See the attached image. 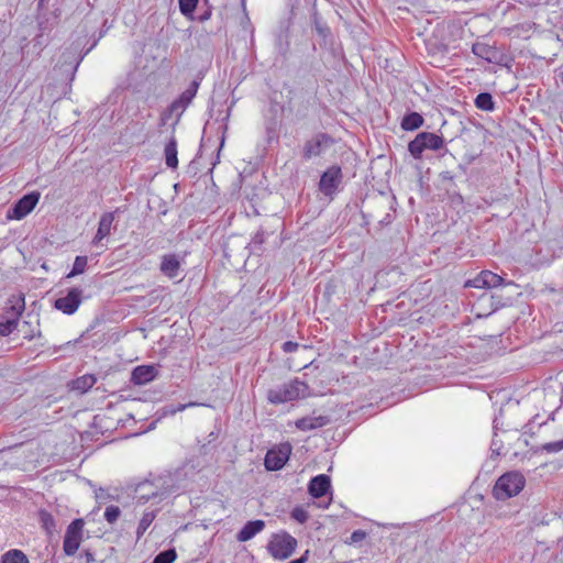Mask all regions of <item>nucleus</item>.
<instances>
[{"label":"nucleus","instance_id":"obj_1","mask_svg":"<svg viewBox=\"0 0 563 563\" xmlns=\"http://www.w3.org/2000/svg\"><path fill=\"white\" fill-rule=\"evenodd\" d=\"M309 395V386L295 378L267 391V400L273 405H280L305 398Z\"/></svg>","mask_w":563,"mask_h":563},{"label":"nucleus","instance_id":"obj_2","mask_svg":"<svg viewBox=\"0 0 563 563\" xmlns=\"http://www.w3.org/2000/svg\"><path fill=\"white\" fill-rule=\"evenodd\" d=\"M526 478L518 471L503 474L493 487V496L497 500H506L517 496L525 487Z\"/></svg>","mask_w":563,"mask_h":563},{"label":"nucleus","instance_id":"obj_3","mask_svg":"<svg viewBox=\"0 0 563 563\" xmlns=\"http://www.w3.org/2000/svg\"><path fill=\"white\" fill-rule=\"evenodd\" d=\"M297 548V540L286 531H280L272 536L267 551L277 560L288 559Z\"/></svg>","mask_w":563,"mask_h":563},{"label":"nucleus","instance_id":"obj_4","mask_svg":"<svg viewBox=\"0 0 563 563\" xmlns=\"http://www.w3.org/2000/svg\"><path fill=\"white\" fill-rule=\"evenodd\" d=\"M444 140L430 132H420L409 142L408 151L415 158H421L424 150L438 151L443 147Z\"/></svg>","mask_w":563,"mask_h":563},{"label":"nucleus","instance_id":"obj_5","mask_svg":"<svg viewBox=\"0 0 563 563\" xmlns=\"http://www.w3.org/2000/svg\"><path fill=\"white\" fill-rule=\"evenodd\" d=\"M199 80L195 79L190 82L189 87L181 92V95L175 99L169 107L166 109V111L163 113V120H167L172 118L173 115H176L177 120L181 117V114L185 112V110L189 107V104L192 102L194 98L197 95L198 88H199Z\"/></svg>","mask_w":563,"mask_h":563},{"label":"nucleus","instance_id":"obj_6","mask_svg":"<svg viewBox=\"0 0 563 563\" xmlns=\"http://www.w3.org/2000/svg\"><path fill=\"white\" fill-rule=\"evenodd\" d=\"M84 526V519L78 518L67 527L63 542V550L67 556H73L78 551L82 541Z\"/></svg>","mask_w":563,"mask_h":563},{"label":"nucleus","instance_id":"obj_7","mask_svg":"<svg viewBox=\"0 0 563 563\" xmlns=\"http://www.w3.org/2000/svg\"><path fill=\"white\" fill-rule=\"evenodd\" d=\"M334 144V139L327 133H317L306 141L302 150V157L311 159L325 153Z\"/></svg>","mask_w":563,"mask_h":563},{"label":"nucleus","instance_id":"obj_8","mask_svg":"<svg viewBox=\"0 0 563 563\" xmlns=\"http://www.w3.org/2000/svg\"><path fill=\"white\" fill-rule=\"evenodd\" d=\"M40 192L32 191L20 198L7 212L10 220H22L36 207L40 200Z\"/></svg>","mask_w":563,"mask_h":563},{"label":"nucleus","instance_id":"obj_9","mask_svg":"<svg viewBox=\"0 0 563 563\" xmlns=\"http://www.w3.org/2000/svg\"><path fill=\"white\" fill-rule=\"evenodd\" d=\"M290 454L291 445L288 442L268 450L264 460L265 467L268 471L282 470L289 460Z\"/></svg>","mask_w":563,"mask_h":563},{"label":"nucleus","instance_id":"obj_10","mask_svg":"<svg viewBox=\"0 0 563 563\" xmlns=\"http://www.w3.org/2000/svg\"><path fill=\"white\" fill-rule=\"evenodd\" d=\"M82 301V290L78 287L68 289L67 294L54 301V307L65 314H73L77 311Z\"/></svg>","mask_w":563,"mask_h":563},{"label":"nucleus","instance_id":"obj_11","mask_svg":"<svg viewBox=\"0 0 563 563\" xmlns=\"http://www.w3.org/2000/svg\"><path fill=\"white\" fill-rule=\"evenodd\" d=\"M343 178L342 169L338 165L329 167L320 177L319 189L325 196H332Z\"/></svg>","mask_w":563,"mask_h":563},{"label":"nucleus","instance_id":"obj_12","mask_svg":"<svg viewBox=\"0 0 563 563\" xmlns=\"http://www.w3.org/2000/svg\"><path fill=\"white\" fill-rule=\"evenodd\" d=\"M25 308L24 297L20 296L15 303L11 306L13 318L5 322H0V335L7 336L11 334L18 327V318L22 314Z\"/></svg>","mask_w":563,"mask_h":563},{"label":"nucleus","instance_id":"obj_13","mask_svg":"<svg viewBox=\"0 0 563 563\" xmlns=\"http://www.w3.org/2000/svg\"><path fill=\"white\" fill-rule=\"evenodd\" d=\"M117 212H118V210L111 211V212H106L101 216V218L99 220L97 233H96L95 238L92 239V243L95 245L100 244L104 238L110 235Z\"/></svg>","mask_w":563,"mask_h":563},{"label":"nucleus","instance_id":"obj_14","mask_svg":"<svg viewBox=\"0 0 563 563\" xmlns=\"http://www.w3.org/2000/svg\"><path fill=\"white\" fill-rule=\"evenodd\" d=\"M331 487L330 477L325 474H320L311 478L308 492L314 498L324 496Z\"/></svg>","mask_w":563,"mask_h":563},{"label":"nucleus","instance_id":"obj_15","mask_svg":"<svg viewBox=\"0 0 563 563\" xmlns=\"http://www.w3.org/2000/svg\"><path fill=\"white\" fill-rule=\"evenodd\" d=\"M157 374L158 372L155 366L140 365L133 369L131 380L135 385H144L152 382L157 376Z\"/></svg>","mask_w":563,"mask_h":563},{"label":"nucleus","instance_id":"obj_16","mask_svg":"<svg viewBox=\"0 0 563 563\" xmlns=\"http://www.w3.org/2000/svg\"><path fill=\"white\" fill-rule=\"evenodd\" d=\"M265 521L261 519L247 521L243 528L238 532L236 539L240 542H246L263 531Z\"/></svg>","mask_w":563,"mask_h":563},{"label":"nucleus","instance_id":"obj_17","mask_svg":"<svg viewBox=\"0 0 563 563\" xmlns=\"http://www.w3.org/2000/svg\"><path fill=\"white\" fill-rule=\"evenodd\" d=\"M330 422L328 416H309L298 419L295 424L301 431L314 430L327 426Z\"/></svg>","mask_w":563,"mask_h":563},{"label":"nucleus","instance_id":"obj_18","mask_svg":"<svg viewBox=\"0 0 563 563\" xmlns=\"http://www.w3.org/2000/svg\"><path fill=\"white\" fill-rule=\"evenodd\" d=\"M161 272L169 277H177L180 268V261L176 254H166L162 257Z\"/></svg>","mask_w":563,"mask_h":563},{"label":"nucleus","instance_id":"obj_19","mask_svg":"<svg viewBox=\"0 0 563 563\" xmlns=\"http://www.w3.org/2000/svg\"><path fill=\"white\" fill-rule=\"evenodd\" d=\"M472 53L488 63H494L498 55L496 47L482 42L472 45Z\"/></svg>","mask_w":563,"mask_h":563},{"label":"nucleus","instance_id":"obj_20","mask_svg":"<svg viewBox=\"0 0 563 563\" xmlns=\"http://www.w3.org/2000/svg\"><path fill=\"white\" fill-rule=\"evenodd\" d=\"M77 52L76 49L67 48L60 56V66L69 65L71 66V77L70 80H74L75 74L84 58V56H80L79 58L76 57Z\"/></svg>","mask_w":563,"mask_h":563},{"label":"nucleus","instance_id":"obj_21","mask_svg":"<svg viewBox=\"0 0 563 563\" xmlns=\"http://www.w3.org/2000/svg\"><path fill=\"white\" fill-rule=\"evenodd\" d=\"M423 122L424 120L420 113L410 112L402 118L400 126L405 131H413L419 129Z\"/></svg>","mask_w":563,"mask_h":563},{"label":"nucleus","instance_id":"obj_22","mask_svg":"<svg viewBox=\"0 0 563 563\" xmlns=\"http://www.w3.org/2000/svg\"><path fill=\"white\" fill-rule=\"evenodd\" d=\"M165 163L170 168H176L178 166L177 142L174 136L170 137L165 146Z\"/></svg>","mask_w":563,"mask_h":563},{"label":"nucleus","instance_id":"obj_23","mask_svg":"<svg viewBox=\"0 0 563 563\" xmlns=\"http://www.w3.org/2000/svg\"><path fill=\"white\" fill-rule=\"evenodd\" d=\"M97 378L92 374L82 375L71 383V388L80 393H86L96 384Z\"/></svg>","mask_w":563,"mask_h":563},{"label":"nucleus","instance_id":"obj_24","mask_svg":"<svg viewBox=\"0 0 563 563\" xmlns=\"http://www.w3.org/2000/svg\"><path fill=\"white\" fill-rule=\"evenodd\" d=\"M474 102L476 108L483 111H493L495 109V102L489 92L478 93Z\"/></svg>","mask_w":563,"mask_h":563},{"label":"nucleus","instance_id":"obj_25","mask_svg":"<svg viewBox=\"0 0 563 563\" xmlns=\"http://www.w3.org/2000/svg\"><path fill=\"white\" fill-rule=\"evenodd\" d=\"M0 563H30L27 556L18 549L9 550L1 556Z\"/></svg>","mask_w":563,"mask_h":563},{"label":"nucleus","instance_id":"obj_26","mask_svg":"<svg viewBox=\"0 0 563 563\" xmlns=\"http://www.w3.org/2000/svg\"><path fill=\"white\" fill-rule=\"evenodd\" d=\"M40 522L42 528L48 533L53 534L56 531V523L51 512L46 510H40L38 512Z\"/></svg>","mask_w":563,"mask_h":563},{"label":"nucleus","instance_id":"obj_27","mask_svg":"<svg viewBox=\"0 0 563 563\" xmlns=\"http://www.w3.org/2000/svg\"><path fill=\"white\" fill-rule=\"evenodd\" d=\"M484 277H486L484 282H486L487 288H495L501 285H514L512 282L506 283L501 276L490 271H484Z\"/></svg>","mask_w":563,"mask_h":563},{"label":"nucleus","instance_id":"obj_28","mask_svg":"<svg viewBox=\"0 0 563 563\" xmlns=\"http://www.w3.org/2000/svg\"><path fill=\"white\" fill-rule=\"evenodd\" d=\"M154 519H155L154 511H147V512L143 514V516L139 522L137 530H136L137 539H140L145 533V531L151 526V523L153 522Z\"/></svg>","mask_w":563,"mask_h":563},{"label":"nucleus","instance_id":"obj_29","mask_svg":"<svg viewBox=\"0 0 563 563\" xmlns=\"http://www.w3.org/2000/svg\"><path fill=\"white\" fill-rule=\"evenodd\" d=\"M88 258L87 256H76L71 271L67 274V278L75 277L79 274H82L87 267Z\"/></svg>","mask_w":563,"mask_h":563},{"label":"nucleus","instance_id":"obj_30","mask_svg":"<svg viewBox=\"0 0 563 563\" xmlns=\"http://www.w3.org/2000/svg\"><path fill=\"white\" fill-rule=\"evenodd\" d=\"M177 558L174 548L159 552L153 560V563H174Z\"/></svg>","mask_w":563,"mask_h":563},{"label":"nucleus","instance_id":"obj_31","mask_svg":"<svg viewBox=\"0 0 563 563\" xmlns=\"http://www.w3.org/2000/svg\"><path fill=\"white\" fill-rule=\"evenodd\" d=\"M199 0H178L179 10L185 16H191Z\"/></svg>","mask_w":563,"mask_h":563},{"label":"nucleus","instance_id":"obj_32","mask_svg":"<svg viewBox=\"0 0 563 563\" xmlns=\"http://www.w3.org/2000/svg\"><path fill=\"white\" fill-rule=\"evenodd\" d=\"M484 271H482L475 278L465 282L464 287L466 288H487L486 282H484Z\"/></svg>","mask_w":563,"mask_h":563},{"label":"nucleus","instance_id":"obj_33","mask_svg":"<svg viewBox=\"0 0 563 563\" xmlns=\"http://www.w3.org/2000/svg\"><path fill=\"white\" fill-rule=\"evenodd\" d=\"M121 515V510L118 506L111 505L106 508L104 519L109 523H114Z\"/></svg>","mask_w":563,"mask_h":563},{"label":"nucleus","instance_id":"obj_34","mask_svg":"<svg viewBox=\"0 0 563 563\" xmlns=\"http://www.w3.org/2000/svg\"><path fill=\"white\" fill-rule=\"evenodd\" d=\"M542 450L548 453H556L563 450V439L560 441L549 442L542 445Z\"/></svg>","mask_w":563,"mask_h":563},{"label":"nucleus","instance_id":"obj_35","mask_svg":"<svg viewBox=\"0 0 563 563\" xmlns=\"http://www.w3.org/2000/svg\"><path fill=\"white\" fill-rule=\"evenodd\" d=\"M308 517H309L308 512L301 507H296L291 511V518H294L295 520H297L300 523H305L308 520Z\"/></svg>","mask_w":563,"mask_h":563},{"label":"nucleus","instance_id":"obj_36","mask_svg":"<svg viewBox=\"0 0 563 563\" xmlns=\"http://www.w3.org/2000/svg\"><path fill=\"white\" fill-rule=\"evenodd\" d=\"M197 406V402L180 404L178 406H168L165 408V413L175 415L176 412L183 411L186 408Z\"/></svg>","mask_w":563,"mask_h":563},{"label":"nucleus","instance_id":"obj_37","mask_svg":"<svg viewBox=\"0 0 563 563\" xmlns=\"http://www.w3.org/2000/svg\"><path fill=\"white\" fill-rule=\"evenodd\" d=\"M299 347V344L297 342L287 341L283 343L282 349L285 353H292L296 352Z\"/></svg>","mask_w":563,"mask_h":563},{"label":"nucleus","instance_id":"obj_38","mask_svg":"<svg viewBox=\"0 0 563 563\" xmlns=\"http://www.w3.org/2000/svg\"><path fill=\"white\" fill-rule=\"evenodd\" d=\"M366 537V533L363 530H355L351 534L352 542H358Z\"/></svg>","mask_w":563,"mask_h":563},{"label":"nucleus","instance_id":"obj_39","mask_svg":"<svg viewBox=\"0 0 563 563\" xmlns=\"http://www.w3.org/2000/svg\"><path fill=\"white\" fill-rule=\"evenodd\" d=\"M492 299L494 300L495 309H498V308L504 307V306L507 305V302H504L501 300L500 296L493 295Z\"/></svg>","mask_w":563,"mask_h":563},{"label":"nucleus","instance_id":"obj_40","mask_svg":"<svg viewBox=\"0 0 563 563\" xmlns=\"http://www.w3.org/2000/svg\"><path fill=\"white\" fill-rule=\"evenodd\" d=\"M501 444L499 441H497L495 438L492 441V451L493 453H496L497 455L500 454Z\"/></svg>","mask_w":563,"mask_h":563},{"label":"nucleus","instance_id":"obj_41","mask_svg":"<svg viewBox=\"0 0 563 563\" xmlns=\"http://www.w3.org/2000/svg\"><path fill=\"white\" fill-rule=\"evenodd\" d=\"M84 556L86 559V563H91L95 561L93 554L89 550L84 552Z\"/></svg>","mask_w":563,"mask_h":563},{"label":"nucleus","instance_id":"obj_42","mask_svg":"<svg viewBox=\"0 0 563 563\" xmlns=\"http://www.w3.org/2000/svg\"><path fill=\"white\" fill-rule=\"evenodd\" d=\"M211 16V10L210 8L207 9L200 16H199V20L200 21H206L208 20L209 18Z\"/></svg>","mask_w":563,"mask_h":563},{"label":"nucleus","instance_id":"obj_43","mask_svg":"<svg viewBox=\"0 0 563 563\" xmlns=\"http://www.w3.org/2000/svg\"><path fill=\"white\" fill-rule=\"evenodd\" d=\"M441 177H442L443 180H446V179L448 180H452L454 176L450 172H443L441 174Z\"/></svg>","mask_w":563,"mask_h":563},{"label":"nucleus","instance_id":"obj_44","mask_svg":"<svg viewBox=\"0 0 563 563\" xmlns=\"http://www.w3.org/2000/svg\"><path fill=\"white\" fill-rule=\"evenodd\" d=\"M254 241H255V242H260V243H262V242H263L262 234L257 233V234L255 235V238H254Z\"/></svg>","mask_w":563,"mask_h":563},{"label":"nucleus","instance_id":"obj_45","mask_svg":"<svg viewBox=\"0 0 563 563\" xmlns=\"http://www.w3.org/2000/svg\"><path fill=\"white\" fill-rule=\"evenodd\" d=\"M562 82H563V65L560 67V74H559Z\"/></svg>","mask_w":563,"mask_h":563}]
</instances>
